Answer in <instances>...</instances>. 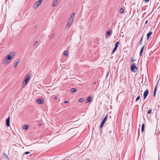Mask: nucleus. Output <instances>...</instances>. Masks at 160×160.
Returning a JSON list of instances; mask_svg holds the SVG:
<instances>
[{
  "instance_id": "obj_3",
  "label": "nucleus",
  "mask_w": 160,
  "mask_h": 160,
  "mask_svg": "<svg viewBox=\"0 0 160 160\" xmlns=\"http://www.w3.org/2000/svg\"><path fill=\"white\" fill-rule=\"evenodd\" d=\"M43 2V0H38L33 5V8L35 9L38 8Z\"/></svg>"
},
{
  "instance_id": "obj_7",
  "label": "nucleus",
  "mask_w": 160,
  "mask_h": 160,
  "mask_svg": "<svg viewBox=\"0 0 160 160\" xmlns=\"http://www.w3.org/2000/svg\"><path fill=\"white\" fill-rule=\"evenodd\" d=\"M6 125L7 127H9L10 126V118L9 116L6 119Z\"/></svg>"
},
{
  "instance_id": "obj_37",
  "label": "nucleus",
  "mask_w": 160,
  "mask_h": 160,
  "mask_svg": "<svg viewBox=\"0 0 160 160\" xmlns=\"http://www.w3.org/2000/svg\"><path fill=\"white\" fill-rule=\"evenodd\" d=\"M131 61L132 62H134V60H131Z\"/></svg>"
},
{
  "instance_id": "obj_9",
  "label": "nucleus",
  "mask_w": 160,
  "mask_h": 160,
  "mask_svg": "<svg viewBox=\"0 0 160 160\" xmlns=\"http://www.w3.org/2000/svg\"><path fill=\"white\" fill-rule=\"evenodd\" d=\"M20 60L19 59L17 61L15 62V64L14 65V68H15L17 67L18 65V64L20 62Z\"/></svg>"
},
{
  "instance_id": "obj_10",
  "label": "nucleus",
  "mask_w": 160,
  "mask_h": 160,
  "mask_svg": "<svg viewBox=\"0 0 160 160\" xmlns=\"http://www.w3.org/2000/svg\"><path fill=\"white\" fill-rule=\"evenodd\" d=\"M110 31H108L107 33L106 34V35H105V37L107 39L108 38H109L110 36Z\"/></svg>"
},
{
  "instance_id": "obj_5",
  "label": "nucleus",
  "mask_w": 160,
  "mask_h": 160,
  "mask_svg": "<svg viewBox=\"0 0 160 160\" xmlns=\"http://www.w3.org/2000/svg\"><path fill=\"white\" fill-rule=\"evenodd\" d=\"M59 1V0H54L52 3V7H54L57 5Z\"/></svg>"
},
{
  "instance_id": "obj_14",
  "label": "nucleus",
  "mask_w": 160,
  "mask_h": 160,
  "mask_svg": "<svg viewBox=\"0 0 160 160\" xmlns=\"http://www.w3.org/2000/svg\"><path fill=\"white\" fill-rule=\"evenodd\" d=\"M144 128H145L144 124V123H143L142 124V127H141V132H143L144 130Z\"/></svg>"
},
{
  "instance_id": "obj_21",
  "label": "nucleus",
  "mask_w": 160,
  "mask_h": 160,
  "mask_svg": "<svg viewBox=\"0 0 160 160\" xmlns=\"http://www.w3.org/2000/svg\"><path fill=\"white\" fill-rule=\"evenodd\" d=\"M143 49H144V46H143L142 47V48H141V49L140 52V56L141 55L143 51Z\"/></svg>"
},
{
  "instance_id": "obj_23",
  "label": "nucleus",
  "mask_w": 160,
  "mask_h": 160,
  "mask_svg": "<svg viewBox=\"0 0 160 160\" xmlns=\"http://www.w3.org/2000/svg\"><path fill=\"white\" fill-rule=\"evenodd\" d=\"M84 99L83 98H82L79 99V102H83L84 101Z\"/></svg>"
},
{
  "instance_id": "obj_15",
  "label": "nucleus",
  "mask_w": 160,
  "mask_h": 160,
  "mask_svg": "<svg viewBox=\"0 0 160 160\" xmlns=\"http://www.w3.org/2000/svg\"><path fill=\"white\" fill-rule=\"evenodd\" d=\"M27 83V82H25V81H24L22 83V87L23 88H24L26 86Z\"/></svg>"
},
{
  "instance_id": "obj_29",
  "label": "nucleus",
  "mask_w": 160,
  "mask_h": 160,
  "mask_svg": "<svg viewBox=\"0 0 160 160\" xmlns=\"http://www.w3.org/2000/svg\"><path fill=\"white\" fill-rule=\"evenodd\" d=\"M30 152H26L24 153L25 154H29Z\"/></svg>"
},
{
  "instance_id": "obj_1",
  "label": "nucleus",
  "mask_w": 160,
  "mask_h": 160,
  "mask_svg": "<svg viewBox=\"0 0 160 160\" xmlns=\"http://www.w3.org/2000/svg\"><path fill=\"white\" fill-rule=\"evenodd\" d=\"M15 55V52H12L8 55L6 56L4 58L3 61V63L4 65H6L13 58Z\"/></svg>"
},
{
  "instance_id": "obj_36",
  "label": "nucleus",
  "mask_w": 160,
  "mask_h": 160,
  "mask_svg": "<svg viewBox=\"0 0 160 160\" xmlns=\"http://www.w3.org/2000/svg\"><path fill=\"white\" fill-rule=\"evenodd\" d=\"M39 126H41V123H39Z\"/></svg>"
},
{
  "instance_id": "obj_30",
  "label": "nucleus",
  "mask_w": 160,
  "mask_h": 160,
  "mask_svg": "<svg viewBox=\"0 0 160 160\" xmlns=\"http://www.w3.org/2000/svg\"><path fill=\"white\" fill-rule=\"evenodd\" d=\"M152 111H148V114H150L152 113Z\"/></svg>"
},
{
  "instance_id": "obj_16",
  "label": "nucleus",
  "mask_w": 160,
  "mask_h": 160,
  "mask_svg": "<svg viewBox=\"0 0 160 160\" xmlns=\"http://www.w3.org/2000/svg\"><path fill=\"white\" fill-rule=\"evenodd\" d=\"M91 98L90 97H88L87 98V102L86 103H88L91 101Z\"/></svg>"
},
{
  "instance_id": "obj_38",
  "label": "nucleus",
  "mask_w": 160,
  "mask_h": 160,
  "mask_svg": "<svg viewBox=\"0 0 160 160\" xmlns=\"http://www.w3.org/2000/svg\"><path fill=\"white\" fill-rule=\"evenodd\" d=\"M131 61L132 62H134V60H131Z\"/></svg>"
},
{
  "instance_id": "obj_27",
  "label": "nucleus",
  "mask_w": 160,
  "mask_h": 160,
  "mask_svg": "<svg viewBox=\"0 0 160 160\" xmlns=\"http://www.w3.org/2000/svg\"><path fill=\"white\" fill-rule=\"evenodd\" d=\"M117 48H116V47H115L114 48V49H113V50H112V54L113 53H114V52L116 51V50H117Z\"/></svg>"
},
{
  "instance_id": "obj_35",
  "label": "nucleus",
  "mask_w": 160,
  "mask_h": 160,
  "mask_svg": "<svg viewBox=\"0 0 160 160\" xmlns=\"http://www.w3.org/2000/svg\"><path fill=\"white\" fill-rule=\"evenodd\" d=\"M148 22V20L146 21L145 22V23L146 24Z\"/></svg>"
},
{
  "instance_id": "obj_33",
  "label": "nucleus",
  "mask_w": 160,
  "mask_h": 160,
  "mask_svg": "<svg viewBox=\"0 0 160 160\" xmlns=\"http://www.w3.org/2000/svg\"><path fill=\"white\" fill-rule=\"evenodd\" d=\"M142 38L140 40V43H141V42H142Z\"/></svg>"
},
{
  "instance_id": "obj_31",
  "label": "nucleus",
  "mask_w": 160,
  "mask_h": 160,
  "mask_svg": "<svg viewBox=\"0 0 160 160\" xmlns=\"http://www.w3.org/2000/svg\"><path fill=\"white\" fill-rule=\"evenodd\" d=\"M150 0H144V2H149Z\"/></svg>"
},
{
  "instance_id": "obj_24",
  "label": "nucleus",
  "mask_w": 160,
  "mask_h": 160,
  "mask_svg": "<svg viewBox=\"0 0 160 160\" xmlns=\"http://www.w3.org/2000/svg\"><path fill=\"white\" fill-rule=\"evenodd\" d=\"M124 10L122 8H121L120 10V12L121 13H123L124 12Z\"/></svg>"
},
{
  "instance_id": "obj_18",
  "label": "nucleus",
  "mask_w": 160,
  "mask_h": 160,
  "mask_svg": "<svg viewBox=\"0 0 160 160\" xmlns=\"http://www.w3.org/2000/svg\"><path fill=\"white\" fill-rule=\"evenodd\" d=\"M108 117V114H107V115L105 116L104 118V119H103V120H102V121H103V122H106L107 120V119Z\"/></svg>"
},
{
  "instance_id": "obj_6",
  "label": "nucleus",
  "mask_w": 160,
  "mask_h": 160,
  "mask_svg": "<svg viewBox=\"0 0 160 160\" xmlns=\"http://www.w3.org/2000/svg\"><path fill=\"white\" fill-rule=\"evenodd\" d=\"M148 93V89L146 90L144 92L143 94V98L144 99H146Z\"/></svg>"
},
{
  "instance_id": "obj_26",
  "label": "nucleus",
  "mask_w": 160,
  "mask_h": 160,
  "mask_svg": "<svg viewBox=\"0 0 160 160\" xmlns=\"http://www.w3.org/2000/svg\"><path fill=\"white\" fill-rule=\"evenodd\" d=\"M68 52L66 51H65L64 52H63V55L65 56H67L68 55Z\"/></svg>"
},
{
  "instance_id": "obj_11",
  "label": "nucleus",
  "mask_w": 160,
  "mask_h": 160,
  "mask_svg": "<svg viewBox=\"0 0 160 160\" xmlns=\"http://www.w3.org/2000/svg\"><path fill=\"white\" fill-rule=\"evenodd\" d=\"M43 100L41 98L38 99L37 100V102L38 103L40 104L42 103L43 102Z\"/></svg>"
},
{
  "instance_id": "obj_19",
  "label": "nucleus",
  "mask_w": 160,
  "mask_h": 160,
  "mask_svg": "<svg viewBox=\"0 0 160 160\" xmlns=\"http://www.w3.org/2000/svg\"><path fill=\"white\" fill-rule=\"evenodd\" d=\"M54 34H52L49 36V37L50 39H52L54 38Z\"/></svg>"
},
{
  "instance_id": "obj_22",
  "label": "nucleus",
  "mask_w": 160,
  "mask_h": 160,
  "mask_svg": "<svg viewBox=\"0 0 160 160\" xmlns=\"http://www.w3.org/2000/svg\"><path fill=\"white\" fill-rule=\"evenodd\" d=\"M119 44V42H117L115 43V47L117 48Z\"/></svg>"
},
{
  "instance_id": "obj_13",
  "label": "nucleus",
  "mask_w": 160,
  "mask_h": 160,
  "mask_svg": "<svg viewBox=\"0 0 160 160\" xmlns=\"http://www.w3.org/2000/svg\"><path fill=\"white\" fill-rule=\"evenodd\" d=\"M152 32L150 31L147 34V39H148L150 37V36L152 34Z\"/></svg>"
},
{
  "instance_id": "obj_4",
  "label": "nucleus",
  "mask_w": 160,
  "mask_h": 160,
  "mask_svg": "<svg viewBox=\"0 0 160 160\" xmlns=\"http://www.w3.org/2000/svg\"><path fill=\"white\" fill-rule=\"evenodd\" d=\"M138 68L134 64H133L131 67V70L133 72H136Z\"/></svg>"
},
{
  "instance_id": "obj_8",
  "label": "nucleus",
  "mask_w": 160,
  "mask_h": 160,
  "mask_svg": "<svg viewBox=\"0 0 160 160\" xmlns=\"http://www.w3.org/2000/svg\"><path fill=\"white\" fill-rule=\"evenodd\" d=\"M30 78V76L29 75H27L25 77V79L24 81L25 82H28V81L29 80Z\"/></svg>"
},
{
  "instance_id": "obj_17",
  "label": "nucleus",
  "mask_w": 160,
  "mask_h": 160,
  "mask_svg": "<svg viewBox=\"0 0 160 160\" xmlns=\"http://www.w3.org/2000/svg\"><path fill=\"white\" fill-rule=\"evenodd\" d=\"M76 89L75 88H72L70 92H71L74 93L76 92Z\"/></svg>"
},
{
  "instance_id": "obj_34",
  "label": "nucleus",
  "mask_w": 160,
  "mask_h": 160,
  "mask_svg": "<svg viewBox=\"0 0 160 160\" xmlns=\"http://www.w3.org/2000/svg\"><path fill=\"white\" fill-rule=\"evenodd\" d=\"M58 98L57 97H55V98H54V99H57Z\"/></svg>"
},
{
  "instance_id": "obj_25",
  "label": "nucleus",
  "mask_w": 160,
  "mask_h": 160,
  "mask_svg": "<svg viewBox=\"0 0 160 160\" xmlns=\"http://www.w3.org/2000/svg\"><path fill=\"white\" fill-rule=\"evenodd\" d=\"M28 125H25L24 126V128L25 130H27L28 129Z\"/></svg>"
},
{
  "instance_id": "obj_28",
  "label": "nucleus",
  "mask_w": 160,
  "mask_h": 160,
  "mask_svg": "<svg viewBox=\"0 0 160 160\" xmlns=\"http://www.w3.org/2000/svg\"><path fill=\"white\" fill-rule=\"evenodd\" d=\"M140 98V96H138L137 98H136V101H138V100Z\"/></svg>"
},
{
  "instance_id": "obj_12",
  "label": "nucleus",
  "mask_w": 160,
  "mask_h": 160,
  "mask_svg": "<svg viewBox=\"0 0 160 160\" xmlns=\"http://www.w3.org/2000/svg\"><path fill=\"white\" fill-rule=\"evenodd\" d=\"M158 82H157V83L155 88H154V94H153L154 96H155V95H156V92L157 90V86L158 85Z\"/></svg>"
},
{
  "instance_id": "obj_32",
  "label": "nucleus",
  "mask_w": 160,
  "mask_h": 160,
  "mask_svg": "<svg viewBox=\"0 0 160 160\" xmlns=\"http://www.w3.org/2000/svg\"><path fill=\"white\" fill-rule=\"evenodd\" d=\"M69 102V101H64V102L65 103H68V102Z\"/></svg>"
},
{
  "instance_id": "obj_20",
  "label": "nucleus",
  "mask_w": 160,
  "mask_h": 160,
  "mask_svg": "<svg viewBox=\"0 0 160 160\" xmlns=\"http://www.w3.org/2000/svg\"><path fill=\"white\" fill-rule=\"evenodd\" d=\"M105 123V122H104L103 121H102L101 123L100 124V128H101L103 126V125Z\"/></svg>"
},
{
  "instance_id": "obj_2",
  "label": "nucleus",
  "mask_w": 160,
  "mask_h": 160,
  "mask_svg": "<svg viewBox=\"0 0 160 160\" xmlns=\"http://www.w3.org/2000/svg\"><path fill=\"white\" fill-rule=\"evenodd\" d=\"M75 16V13H72L68 19L66 26V28L68 29L72 26Z\"/></svg>"
}]
</instances>
